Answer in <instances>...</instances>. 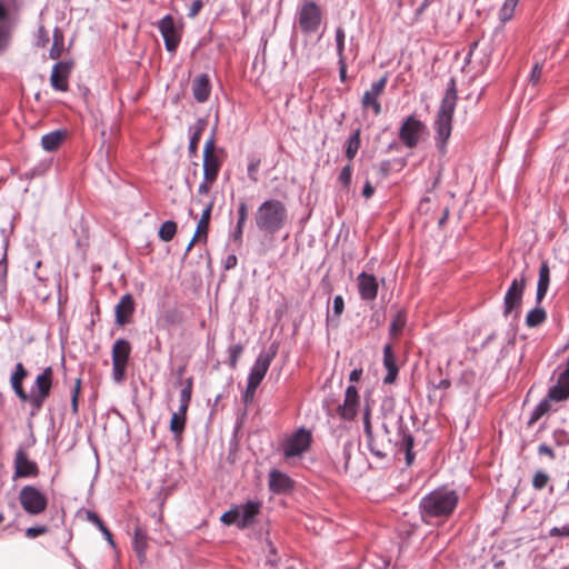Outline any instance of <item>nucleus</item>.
Masks as SVG:
<instances>
[{"mask_svg":"<svg viewBox=\"0 0 569 569\" xmlns=\"http://www.w3.org/2000/svg\"><path fill=\"white\" fill-rule=\"evenodd\" d=\"M29 376L28 370L21 362H18L14 367V371L10 377V385L14 395L22 402H30L33 411H39L47 398L50 396L53 370L51 367H47L43 371L37 376L31 392L28 393L23 388V380Z\"/></svg>","mask_w":569,"mask_h":569,"instance_id":"nucleus-1","label":"nucleus"},{"mask_svg":"<svg viewBox=\"0 0 569 569\" xmlns=\"http://www.w3.org/2000/svg\"><path fill=\"white\" fill-rule=\"evenodd\" d=\"M397 435L396 438L391 437H376L373 433L371 437H367V445L370 452L382 459L386 458L388 451L398 448L400 451H405L406 463L411 466L415 460L413 443L415 439L409 428L405 425L402 416H397Z\"/></svg>","mask_w":569,"mask_h":569,"instance_id":"nucleus-2","label":"nucleus"},{"mask_svg":"<svg viewBox=\"0 0 569 569\" xmlns=\"http://www.w3.org/2000/svg\"><path fill=\"white\" fill-rule=\"evenodd\" d=\"M459 496L456 490L441 487L426 495L420 503L421 519L430 523L433 519H448L457 508Z\"/></svg>","mask_w":569,"mask_h":569,"instance_id":"nucleus-3","label":"nucleus"},{"mask_svg":"<svg viewBox=\"0 0 569 569\" xmlns=\"http://www.w3.org/2000/svg\"><path fill=\"white\" fill-rule=\"evenodd\" d=\"M457 100V82L455 78H450L435 121L436 146L441 153L446 152L447 141L451 136Z\"/></svg>","mask_w":569,"mask_h":569,"instance_id":"nucleus-4","label":"nucleus"},{"mask_svg":"<svg viewBox=\"0 0 569 569\" xmlns=\"http://www.w3.org/2000/svg\"><path fill=\"white\" fill-rule=\"evenodd\" d=\"M254 222L262 233L271 236L278 233L288 222L286 204L278 199L264 200L256 210Z\"/></svg>","mask_w":569,"mask_h":569,"instance_id":"nucleus-5","label":"nucleus"},{"mask_svg":"<svg viewBox=\"0 0 569 569\" xmlns=\"http://www.w3.org/2000/svg\"><path fill=\"white\" fill-rule=\"evenodd\" d=\"M131 350V343L123 338L117 339L112 346V379L117 383L126 379Z\"/></svg>","mask_w":569,"mask_h":569,"instance_id":"nucleus-6","label":"nucleus"},{"mask_svg":"<svg viewBox=\"0 0 569 569\" xmlns=\"http://www.w3.org/2000/svg\"><path fill=\"white\" fill-rule=\"evenodd\" d=\"M18 500L24 512L30 516L41 515L48 507L47 496L31 485L20 489Z\"/></svg>","mask_w":569,"mask_h":569,"instance_id":"nucleus-7","label":"nucleus"},{"mask_svg":"<svg viewBox=\"0 0 569 569\" xmlns=\"http://www.w3.org/2000/svg\"><path fill=\"white\" fill-rule=\"evenodd\" d=\"M526 282L527 279L525 273H521L519 278H515L512 280L503 298V317L507 318L512 312H515L516 318L519 316Z\"/></svg>","mask_w":569,"mask_h":569,"instance_id":"nucleus-8","label":"nucleus"},{"mask_svg":"<svg viewBox=\"0 0 569 569\" xmlns=\"http://www.w3.org/2000/svg\"><path fill=\"white\" fill-rule=\"evenodd\" d=\"M426 131L427 127L421 120L415 116H409L399 129V139L407 148L413 149L419 144Z\"/></svg>","mask_w":569,"mask_h":569,"instance_id":"nucleus-9","label":"nucleus"},{"mask_svg":"<svg viewBox=\"0 0 569 569\" xmlns=\"http://www.w3.org/2000/svg\"><path fill=\"white\" fill-rule=\"evenodd\" d=\"M322 12L320 7L313 1H306L298 12V22L303 33L316 32L321 23Z\"/></svg>","mask_w":569,"mask_h":569,"instance_id":"nucleus-10","label":"nucleus"},{"mask_svg":"<svg viewBox=\"0 0 569 569\" xmlns=\"http://www.w3.org/2000/svg\"><path fill=\"white\" fill-rule=\"evenodd\" d=\"M222 161L216 153V141L213 134L206 141L203 148V176L206 180H217Z\"/></svg>","mask_w":569,"mask_h":569,"instance_id":"nucleus-11","label":"nucleus"},{"mask_svg":"<svg viewBox=\"0 0 569 569\" xmlns=\"http://www.w3.org/2000/svg\"><path fill=\"white\" fill-rule=\"evenodd\" d=\"M311 433L306 429H299L283 443V455L286 458L299 457L305 453L311 445Z\"/></svg>","mask_w":569,"mask_h":569,"instance_id":"nucleus-12","label":"nucleus"},{"mask_svg":"<svg viewBox=\"0 0 569 569\" xmlns=\"http://www.w3.org/2000/svg\"><path fill=\"white\" fill-rule=\"evenodd\" d=\"M158 29L163 38L167 51L174 53L181 41V32L176 27L173 17L171 14L164 16L158 22Z\"/></svg>","mask_w":569,"mask_h":569,"instance_id":"nucleus-13","label":"nucleus"},{"mask_svg":"<svg viewBox=\"0 0 569 569\" xmlns=\"http://www.w3.org/2000/svg\"><path fill=\"white\" fill-rule=\"evenodd\" d=\"M13 478H36L39 476V467L36 461L29 459L26 449L20 446L14 455Z\"/></svg>","mask_w":569,"mask_h":569,"instance_id":"nucleus-14","label":"nucleus"},{"mask_svg":"<svg viewBox=\"0 0 569 569\" xmlns=\"http://www.w3.org/2000/svg\"><path fill=\"white\" fill-rule=\"evenodd\" d=\"M277 355V347L271 346L268 351H262L257 357L248 376V382L260 385L263 380L273 358Z\"/></svg>","mask_w":569,"mask_h":569,"instance_id":"nucleus-15","label":"nucleus"},{"mask_svg":"<svg viewBox=\"0 0 569 569\" xmlns=\"http://www.w3.org/2000/svg\"><path fill=\"white\" fill-rule=\"evenodd\" d=\"M388 77L385 74L378 81L373 82L369 90H367L361 99L363 109H372L375 116L381 113V103L379 97L383 93L387 86Z\"/></svg>","mask_w":569,"mask_h":569,"instance_id":"nucleus-16","label":"nucleus"},{"mask_svg":"<svg viewBox=\"0 0 569 569\" xmlns=\"http://www.w3.org/2000/svg\"><path fill=\"white\" fill-rule=\"evenodd\" d=\"M359 405L360 398L357 388L349 386L345 391L343 403L337 408V413L341 419L351 421L357 417Z\"/></svg>","mask_w":569,"mask_h":569,"instance_id":"nucleus-17","label":"nucleus"},{"mask_svg":"<svg viewBox=\"0 0 569 569\" xmlns=\"http://www.w3.org/2000/svg\"><path fill=\"white\" fill-rule=\"evenodd\" d=\"M73 69L72 61H59L52 67L50 84L54 90L66 92L69 89V77Z\"/></svg>","mask_w":569,"mask_h":569,"instance_id":"nucleus-18","label":"nucleus"},{"mask_svg":"<svg viewBox=\"0 0 569 569\" xmlns=\"http://www.w3.org/2000/svg\"><path fill=\"white\" fill-rule=\"evenodd\" d=\"M359 296L365 301H372L377 298L379 283L377 278L367 272H361L357 277Z\"/></svg>","mask_w":569,"mask_h":569,"instance_id":"nucleus-19","label":"nucleus"},{"mask_svg":"<svg viewBox=\"0 0 569 569\" xmlns=\"http://www.w3.org/2000/svg\"><path fill=\"white\" fill-rule=\"evenodd\" d=\"M136 310V302L130 293L123 295L114 307V321L122 327L131 321Z\"/></svg>","mask_w":569,"mask_h":569,"instance_id":"nucleus-20","label":"nucleus"},{"mask_svg":"<svg viewBox=\"0 0 569 569\" xmlns=\"http://www.w3.org/2000/svg\"><path fill=\"white\" fill-rule=\"evenodd\" d=\"M548 400L561 402L569 399V371H562L557 383L549 388L547 393Z\"/></svg>","mask_w":569,"mask_h":569,"instance_id":"nucleus-21","label":"nucleus"},{"mask_svg":"<svg viewBox=\"0 0 569 569\" xmlns=\"http://www.w3.org/2000/svg\"><path fill=\"white\" fill-rule=\"evenodd\" d=\"M211 93V81L207 73L197 76L192 81V94L197 102L204 103Z\"/></svg>","mask_w":569,"mask_h":569,"instance_id":"nucleus-22","label":"nucleus"},{"mask_svg":"<svg viewBox=\"0 0 569 569\" xmlns=\"http://www.w3.org/2000/svg\"><path fill=\"white\" fill-rule=\"evenodd\" d=\"M148 531L144 527L137 525L133 529L132 547L140 561L143 563L147 558Z\"/></svg>","mask_w":569,"mask_h":569,"instance_id":"nucleus-23","label":"nucleus"},{"mask_svg":"<svg viewBox=\"0 0 569 569\" xmlns=\"http://www.w3.org/2000/svg\"><path fill=\"white\" fill-rule=\"evenodd\" d=\"M293 487V482L290 479L289 476L286 473L279 471V470H271L269 473V489L273 493H284L289 490H291Z\"/></svg>","mask_w":569,"mask_h":569,"instance_id":"nucleus-24","label":"nucleus"},{"mask_svg":"<svg viewBox=\"0 0 569 569\" xmlns=\"http://www.w3.org/2000/svg\"><path fill=\"white\" fill-rule=\"evenodd\" d=\"M383 366L387 369V376L385 377L383 382L393 383L398 376L399 368L397 366L392 346L389 343L383 347Z\"/></svg>","mask_w":569,"mask_h":569,"instance_id":"nucleus-25","label":"nucleus"},{"mask_svg":"<svg viewBox=\"0 0 569 569\" xmlns=\"http://www.w3.org/2000/svg\"><path fill=\"white\" fill-rule=\"evenodd\" d=\"M239 513V528H247L251 525L256 516L260 511V503L256 501H248L241 508L237 509Z\"/></svg>","mask_w":569,"mask_h":569,"instance_id":"nucleus-26","label":"nucleus"},{"mask_svg":"<svg viewBox=\"0 0 569 569\" xmlns=\"http://www.w3.org/2000/svg\"><path fill=\"white\" fill-rule=\"evenodd\" d=\"M213 207L214 200H210L204 206L196 230V237H199V240H202L204 243L207 242L208 239L209 223Z\"/></svg>","mask_w":569,"mask_h":569,"instance_id":"nucleus-27","label":"nucleus"},{"mask_svg":"<svg viewBox=\"0 0 569 569\" xmlns=\"http://www.w3.org/2000/svg\"><path fill=\"white\" fill-rule=\"evenodd\" d=\"M208 121L203 118H199L197 122L190 127V141L188 147V152L190 157L197 156L198 144L201 138L202 132L206 130Z\"/></svg>","mask_w":569,"mask_h":569,"instance_id":"nucleus-28","label":"nucleus"},{"mask_svg":"<svg viewBox=\"0 0 569 569\" xmlns=\"http://www.w3.org/2000/svg\"><path fill=\"white\" fill-rule=\"evenodd\" d=\"M550 283V269L546 261H543L539 269V279L537 283L536 300L540 303L547 295Z\"/></svg>","mask_w":569,"mask_h":569,"instance_id":"nucleus-29","label":"nucleus"},{"mask_svg":"<svg viewBox=\"0 0 569 569\" xmlns=\"http://www.w3.org/2000/svg\"><path fill=\"white\" fill-rule=\"evenodd\" d=\"M64 138H66L64 131L56 130V131L44 134L41 138V146L46 151L52 152V151H56L60 147V144L62 143Z\"/></svg>","mask_w":569,"mask_h":569,"instance_id":"nucleus-30","label":"nucleus"},{"mask_svg":"<svg viewBox=\"0 0 569 569\" xmlns=\"http://www.w3.org/2000/svg\"><path fill=\"white\" fill-rule=\"evenodd\" d=\"M188 407L179 406L178 411L173 412L170 420V431L180 436L186 427Z\"/></svg>","mask_w":569,"mask_h":569,"instance_id":"nucleus-31","label":"nucleus"},{"mask_svg":"<svg viewBox=\"0 0 569 569\" xmlns=\"http://www.w3.org/2000/svg\"><path fill=\"white\" fill-rule=\"evenodd\" d=\"M64 34L60 28H54L52 33V46L49 51V57L52 60H58L63 51Z\"/></svg>","mask_w":569,"mask_h":569,"instance_id":"nucleus-32","label":"nucleus"},{"mask_svg":"<svg viewBox=\"0 0 569 569\" xmlns=\"http://www.w3.org/2000/svg\"><path fill=\"white\" fill-rule=\"evenodd\" d=\"M361 147L360 129H356L349 137L346 144L345 154L349 162H352Z\"/></svg>","mask_w":569,"mask_h":569,"instance_id":"nucleus-33","label":"nucleus"},{"mask_svg":"<svg viewBox=\"0 0 569 569\" xmlns=\"http://www.w3.org/2000/svg\"><path fill=\"white\" fill-rule=\"evenodd\" d=\"M547 319V313L543 308L536 307L530 310L526 316V325L529 328H535L543 323Z\"/></svg>","mask_w":569,"mask_h":569,"instance_id":"nucleus-34","label":"nucleus"},{"mask_svg":"<svg viewBox=\"0 0 569 569\" xmlns=\"http://www.w3.org/2000/svg\"><path fill=\"white\" fill-rule=\"evenodd\" d=\"M86 517H87V520L90 521L91 523H93L94 526L98 527V529L101 531V533L103 535V537L113 546L114 542H113V538H112V533L111 531L108 529V527L103 523V521L100 519V517L98 516V513L93 512V511H90L88 510L86 512Z\"/></svg>","mask_w":569,"mask_h":569,"instance_id":"nucleus-35","label":"nucleus"},{"mask_svg":"<svg viewBox=\"0 0 569 569\" xmlns=\"http://www.w3.org/2000/svg\"><path fill=\"white\" fill-rule=\"evenodd\" d=\"M551 410V401L548 400V397L543 398L532 410L530 419H529V426H532L536 423L543 415L549 412Z\"/></svg>","mask_w":569,"mask_h":569,"instance_id":"nucleus-36","label":"nucleus"},{"mask_svg":"<svg viewBox=\"0 0 569 569\" xmlns=\"http://www.w3.org/2000/svg\"><path fill=\"white\" fill-rule=\"evenodd\" d=\"M177 230V223L173 220H167L160 226L158 234L162 241L168 242L174 238Z\"/></svg>","mask_w":569,"mask_h":569,"instance_id":"nucleus-37","label":"nucleus"},{"mask_svg":"<svg viewBox=\"0 0 569 569\" xmlns=\"http://www.w3.org/2000/svg\"><path fill=\"white\" fill-rule=\"evenodd\" d=\"M406 326V313L400 310L397 312V315L395 316V318L392 319L391 323H390V328H389V332H390V336L396 338L398 337L403 328Z\"/></svg>","mask_w":569,"mask_h":569,"instance_id":"nucleus-38","label":"nucleus"},{"mask_svg":"<svg viewBox=\"0 0 569 569\" xmlns=\"http://www.w3.org/2000/svg\"><path fill=\"white\" fill-rule=\"evenodd\" d=\"M519 0H505L500 10H499V19L502 23L509 21L515 13V9L518 4Z\"/></svg>","mask_w":569,"mask_h":569,"instance_id":"nucleus-39","label":"nucleus"},{"mask_svg":"<svg viewBox=\"0 0 569 569\" xmlns=\"http://www.w3.org/2000/svg\"><path fill=\"white\" fill-rule=\"evenodd\" d=\"M192 389H193V379H192V377H189L183 381V387L180 391V406H182L183 408L184 407L189 408V403H190L191 397H192Z\"/></svg>","mask_w":569,"mask_h":569,"instance_id":"nucleus-40","label":"nucleus"},{"mask_svg":"<svg viewBox=\"0 0 569 569\" xmlns=\"http://www.w3.org/2000/svg\"><path fill=\"white\" fill-rule=\"evenodd\" d=\"M353 172L352 162H349L341 169L338 181L343 187V189L348 190L351 184V178Z\"/></svg>","mask_w":569,"mask_h":569,"instance_id":"nucleus-41","label":"nucleus"},{"mask_svg":"<svg viewBox=\"0 0 569 569\" xmlns=\"http://www.w3.org/2000/svg\"><path fill=\"white\" fill-rule=\"evenodd\" d=\"M335 39L338 59H347V56L345 54L346 32L342 27H338L336 29Z\"/></svg>","mask_w":569,"mask_h":569,"instance_id":"nucleus-42","label":"nucleus"},{"mask_svg":"<svg viewBox=\"0 0 569 569\" xmlns=\"http://www.w3.org/2000/svg\"><path fill=\"white\" fill-rule=\"evenodd\" d=\"M81 378H77L71 389V411L73 415L79 412V397L81 391Z\"/></svg>","mask_w":569,"mask_h":569,"instance_id":"nucleus-43","label":"nucleus"},{"mask_svg":"<svg viewBox=\"0 0 569 569\" xmlns=\"http://www.w3.org/2000/svg\"><path fill=\"white\" fill-rule=\"evenodd\" d=\"M243 351V347L241 343L232 345L228 348L229 360L228 365L231 369H236L238 365V360Z\"/></svg>","mask_w":569,"mask_h":569,"instance_id":"nucleus-44","label":"nucleus"},{"mask_svg":"<svg viewBox=\"0 0 569 569\" xmlns=\"http://www.w3.org/2000/svg\"><path fill=\"white\" fill-rule=\"evenodd\" d=\"M345 310V300L341 296H336L332 305V316L327 315V322L331 321L333 318L338 321L340 316Z\"/></svg>","mask_w":569,"mask_h":569,"instance_id":"nucleus-45","label":"nucleus"},{"mask_svg":"<svg viewBox=\"0 0 569 569\" xmlns=\"http://www.w3.org/2000/svg\"><path fill=\"white\" fill-rule=\"evenodd\" d=\"M550 477L546 471L538 470L532 477V487L536 490H542L549 482Z\"/></svg>","mask_w":569,"mask_h":569,"instance_id":"nucleus-46","label":"nucleus"},{"mask_svg":"<svg viewBox=\"0 0 569 569\" xmlns=\"http://www.w3.org/2000/svg\"><path fill=\"white\" fill-rule=\"evenodd\" d=\"M261 160L259 158H250L247 167L248 177L252 182L258 181V169L260 167Z\"/></svg>","mask_w":569,"mask_h":569,"instance_id":"nucleus-47","label":"nucleus"},{"mask_svg":"<svg viewBox=\"0 0 569 569\" xmlns=\"http://www.w3.org/2000/svg\"><path fill=\"white\" fill-rule=\"evenodd\" d=\"M49 43V33L44 26H39L34 44L38 48H44Z\"/></svg>","mask_w":569,"mask_h":569,"instance_id":"nucleus-48","label":"nucleus"},{"mask_svg":"<svg viewBox=\"0 0 569 569\" xmlns=\"http://www.w3.org/2000/svg\"><path fill=\"white\" fill-rule=\"evenodd\" d=\"M551 538H569V522L563 526H556L549 530Z\"/></svg>","mask_w":569,"mask_h":569,"instance_id":"nucleus-49","label":"nucleus"},{"mask_svg":"<svg viewBox=\"0 0 569 569\" xmlns=\"http://www.w3.org/2000/svg\"><path fill=\"white\" fill-rule=\"evenodd\" d=\"M221 521L226 525H237L239 527V513L236 510H230L221 516Z\"/></svg>","mask_w":569,"mask_h":569,"instance_id":"nucleus-50","label":"nucleus"},{"mask_svg":"<svg viewBox=\"0 0 569 569\" xmlns=\"http://www.w3.org/2000/svg\"><path fill=\"white\" fill-rule=\"evenodd\" d=\"M363 432H365L366 438L371 437V435L373 433L372 425H371V420H370L369 406H367L363 411Z\"/></svg>","mask_w":569,"mask_h":569,"instance_id":"nucleus-51","label":"nucleus"},{"mask_svg":"<svg viewBox=\"0 0 569 569\" xmlns=\"http://www.w3.org/2000/svg\"><path fill=\"white\" fill-rule=\"evenodd\" d=\"M48 532L47 526H37V527H30L26 530V537L29 539H34L41 535H44Z\"/></svg>","mask_w":569,"mask_h":569,"instance_id":"nucleus-52","label":"nucleus"},{"mask_svg":"<svg viewBox=\"0 0 569 569\" xmlns=\"http://www.w3.org/2000/svg\"><path fill=\"white\" fill-rule=\"evenodd\" d=\"M259 386L258 385H254V383H251V382H248L247 381V388L244 390V393H243V401L244 403H249L253 400L254 398V393H256V390Z\"/></svg>","mask_w":569,"mask_h":569,"instance_id":"nucleus-53","label":"nucleus"},{"mask_svg":"<svg viewBox=\"0 0 569 569\" xmlns=\"http://www.w3.org/2000/svg\"><path fill=\"white\" fill-rule=\"evenodd\" d=\"M542 74V64L537 62L533 64L531 72H530V82L532 84H537L541 78Z\"/></svg>","mask_w":569,"mask_h":569,"instance_id":"nucleus-54","label":"nucleus"},{"mask_svg":"<svg viewBox=\"0 0 569 569\" xmlns=\"http://www.w3.org/2000/svg\"><path fill=\"white\" fill-rule=\"evenodd\" d=\"M238 220L239 224H246L248 218V206L244 201H241L238 206Z\"/></svg>","mask_w":569,"mask_h":569,"instance_id":"nucleus-55","label":"nucleus"},{"mask_svg":"<svg viewBox=\"0 0 569 569\" xmlns=\"http://www.w3.org/2000/svg\"><path fill=\"white\" fill-rule=\"evenodd\" d=\"M553 439L557 446H565L569 441L568 433L562 429L555 430Z\"/></svg>","mask_w":569,"mask_h":569,"instance_id":"nucleus-56","label":"nucleus"},{"mask_svg":"<svg viewBox=\"0 0 569 569\" xmlns=\"http://www.w3.org/2000/svg\"><path fill=\"white\" fill-rule=\"evenodd\" d=\"M202 7H203L202 0H194L189 8L188 17L189 18L197 17L199 14L200 10L202 9Z\"/></svg>","mask_w":569,"mask_h":569,"instance_id":"nucleus-57","label":"nucleus"},{"mask_svg":"<svg viewBox=\"0 0 569 569\" xmlns=\"http://www.w3.org/2000/svg\"><path fill=\"white\" fill-rule=\"evenodd\" d=\"M216 182V180H206V176H203L202 182L198 187V193L199 194H207L210 192L212 184Z\"/></svg>","mask_w":569,"mask_h":569,"instance_id":"nucleus-58","label":"nucleus"},{"mask_svg":"<svg viewBox=\"0 0 569 569\" xmlns=\"http://www.w3.org/2000/svg\"><path fill=\"white\" fill-rule=\"evenodd\" d=\"M339 79L341 82L347 80V59H338Z\"/></svg>","mask_w":569,"mask_h":569,"instance_id":"nucleus-59","label":"nucleus"},{"mask_svg":"<svg viewBox=\"0 0 569 569\" xmlns=\"http://www.w3.org/2000/svg\"><path fill=\"white\" fill-rule=\"evenodd\" d=\"M243 228L244 224H239L237 222V226L231 234L233 241L238 242L239 244L242 242Z\"/></svg>","mask_w":569,"mask_h":569,"instance_id":"nucleus-60","label":"nucleus"},{"mask_svg":"<svg viewBox=\"0 0 569 569\" xmlns=\"http://www.w3.org/2000/svg\"><path fill=\"white\" fill-rule=\"evenodd\" d=\"M378 171L382 178H386L391 169V163L389 160H383L378 164Z\"/></svg>","mask_w":569,"mask_h":569,"instance_id":"nucleus-61","label":"nucleus"},{"mask_svg":"<svg viewBox=\"0 0 569 569\" xmlns=\"http://www.w3.org/2000/svg\"><path fill=\"white\" fill-rule=\"evenodd\" d=\"M238 263V258L236 254H229L226 257L224 261H223V268L226 270H230V269H233Z\"/></svg>","mask_w":569,"mask_h":569,"instance_id":"nucleus-62","label":"nucleus"},{"mask_svg":"<svg viewBox=\"0 0 569 569\" xmlns=\"http://www.w3.org/2000/svg\"><path fill=\"white\" fill-rule=\"evenodd\" d=\"M538 453L539 455H546V456H548L552 460L556 458V455H555L553 450L548 445H546V443H541L538 447Z\"/></svg>","mask_w":569,"mask_h":569,"instance_id":"nucleus-63","label":"nucleus"},{"mask_svg":"<svg viewBox=\"0 0 569 569\" xmlns=\"http://www.w3.org/2000/svg\"><path fill=\"white\" fill-rule=\"evenodd\" d=\"M361 193H362V196H363L366 199H369V198H371V197L373 196V193H375V188L372 187V184L370 183V181H369V180H367V181L365 182V186H363V188H362V192H361Z\"/></svg>","mask_w":569,"mask_h":569,"instance_id":"nucleus-64","label":"nucleus"}]
</instances>
